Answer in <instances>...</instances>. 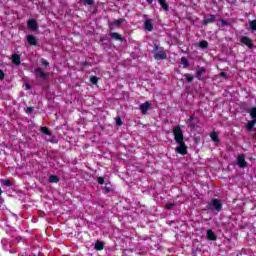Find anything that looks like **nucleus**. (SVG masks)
Wrapping results in <instances>:
<instances>
[{
  "instance_id": "4468645a",
  "label": "nucleus",
  "mask_w": 256,
  "mask_h": 256,
  "mask_svg": "<svg viewBox=\"0 0 256 256\" xmlns=\"http://www.w3.org/2000/svg\"><path fill=\"white\" fill-rule=\"evenodd\" d=\"M110 37L115 39V41H123V37L117 32L110 33Z\"/></svg>"
},
{
  "instance_id": "2eb2a0df",
  "label": "nucleus",
  "mask_w": 256,
  "mask_h": 256,
  "mask_svg": "<svg viewBox=\"0 0 256 256\" xmlns=\"http://www.w3.org/2000/svg\"><path fill=\"white\" fill-rule=\"evenodd\" d=\"M26 39L30 45H37V38H35V36L28 35Z\"/></svg>"
},
{
  "instance_id": "1a4fd4ad",
  "label": "nucleus",
  "mask_w": 256,
  "mask_h": 256,
  "mask_svg": "<svg viewBox=\"0 0 256 256\" xmlns=\"http://www.w3.org/2000/svg\"><path fill=\"white\" fill-rule=\"evenodd\" d=\"M144 29L146 31H153V20L152 19H146L144 21Z\"/></svg>"
},
{
  "instance_id": "bb28decb",
  "label": "nucleus",
  "mask_w": 256,
  "mask_h": 256,
  "mask_svg": "<svg viewBox=\"0 0 256 256\" xmlns=\"http://www.w3.org/2000/svg\"><path fill=\"white\" fill-rule=\"evenodd\" d=\"M41 131H42V133H44V135H51V132L49 131V128H47V127H42Z\"/></svg>"
},
{
  "instance_id": "c756f323",
  "label": "nucleus",
  "mask_w": 256,
  "mask_h": 256,
  "mask_svg": "<svg viewBox=\"0 0 256 256\" xmlns=\"http://www.w3.org/2000/svg\"><path fill=\"white\" fill-rule=\"evenodd\" d=\"M173 207H175V203H170L166 205V209L168 210L173 209Z\"/></svg>"
},
{
  "instance_id": "5701e85b",
  "label": "nucleus",
  "mask_w": 256,
  "mask_h": 256,
  "mask_svg": "<svg viewBox=\"0 0 256 256\" xmlns=\"http://www.w3.org/2000/svg\"><path fill=\"white\" fill-rule=\"evenodd\" d=\"M103 247H104L103 242H99V241L96 242V244H95L96 251H102Z\"/></svg>"
},
{
  "instance_id": "f03ea898",
  "label": "nucleus",
  "mask_w": 256,
  "mask_h": 256,
  "mask_svg": "<svg viewBox=\"0 0 256 256\" xmlns=\"http://www.w3.org/2000/svg\"><path fill=\"white\" fill-rule=\"evenodd\" d=\"M154 59H156V61H161L163 59H167V52H165V50H163V48H161L159 50V46L155 45L154 46Z\"/></svg>"
},
{
  "instance_id": "cd10ccee",
  "label": "nucleus",
  "mask_w": 256,
  "mask_h": 256,
  "mask_svg": "<svg viewBox=\"0 0 256 256\" xmlns=\"http://www.w3.org/2000/svg\"><path fill=\"white\" fill-rule=\"evenodd\" d=\"M184 77L186 78V81L188 83H191V81H193V79H194L193 76H190L189 74H185Z\"/></svg>"
},
{
  "instance_id": "7ed1b4c3",
  "label": "nucleus",
  "mask_w": 256,
  "mask_h": 256,
  "mask_svg": "<svg viewBox=\"0 0 256 256\" xmlns=\"http://www.w3.org/2000/svg\"><path fill=\"white\" fill-rule=\"evenodd\" d=\"M173 135L176 143H182L183 142V130H181L180 126H176L173 129Z\"/></svg>"
},
{
  "instance_id": "ddd939ff",
  "label": "nucleus",
  "mask_w": 256,
  "mask_h": 256,
  "mask_svg": "<svg viewBox=\"0 0 256 256\" xmlns=\"http://www.w3.org/2000/svg\"><path fill=\"white\" fill-rule=\"evenodd\" d=\"M209 23H215V15H210L208 18H205L203 25H209Z\"/></svg>"
},
{
  "instance_id": "aec40b11",
  "label": "nucleus",
  "mask_w": 256,
  "mask_h": 256,
  "mask_svg": "<svg viewBox=\"0 0 256 256\" xmlns=\"http://www.w3.org/2000/svg\"><path fill=\"white\" fill-rule=\"evenodd\" d=\"M198 47H201V49H207L209 47V43L206 40H202L199 44Z\"/></svg>"
},
{
  "instance_id": "a878e982",
  "label": "nucleus",
  "mask_w": 256,
  "mask_h": 256,
  "mask_svg": "<svg viewBox=\"0 0 256 256\" xmlns=\"http://www.w3.org/2000/svg\"><path fill=\"white\" fill-rule=\"evenodd\" d=\"M99 81V78H97L96 76H92L90 78V82L93 84V85H97V82Z\"/></svg>"
},
{
  "instance_id": "58836bf2",
  "label": "nucleus",
  "mask_w": 256,
  "mask_h": 256,
  "mask_svg": "<svg viewBox=\"0 0 256 256\" xmlns=\"http://www.w3.org/2000/svg\"><path fill=\"white\" fill-rule=\"evenodd\" d=\"M28 111H29V113H33V108L29 107Z\"/></svg>"
},
{
  "instance_id": "dca6fc26",
  "label": "nucleus",
  "mask_w": 256,
  "mask_h": 256,
  "mask_svg": "<svg viewBox=\"0 0 256 256\" xmlns=\"http://www.w3.org/2000/svg\"><path fill=\"white\" fill-rule=\"evenodd\" d=\"M207 239H209L210 241H215V239H217V237L215 236V232H213V230L207 231Z\"/></svg>"
},
{
  "instance_id": "9d476101",
  "label": "nucleus",
  "mask_w": 256,
  "mask_h": 256,
  "mask_svg": "<svg viewBox=\"0 0 256 256\" xmlns=\"http://www.w3.org/2000/svg\"><path fill=\"white\" fill-rule=\"evenodd\" d=\"M35 74L39 79H47V73H45L41 68H37L35 70Z\"/></svg>"
},
{
  "instance_id": "2f4dec72",
  "label": "nucleus",
  "mask_w": 256,
  "mask_h": 256,
  "mask_svg": "<svg viewBox=\"0 0 256 256\" xmlns=\"http://www.w3.org/2000/svg\"><path fill=\"white\" fill-rule=\"evenodd\" d=\"M98 183L99 185H103L105 183V180L103 179V177L98 178Z\"/></svg>"
},
{
  "instance_id": "c85d7f7f",
  "label": "nucleus",
  "mask_w": 256,
  "mask_h": 256,
  "mask_svg": "<svg viewBox=\"0 0 256 256\" xmlns=\"http://www.w3.org/2000/svg\"><path fill=\"white\" fill-rule=\"evenodd\" d=\"M2 183L5 185V187H11V181L9 180H3Z\"/></svg>"
},
{
  "instance_id": "412c9836",
  "label": "nucleus",
  "mask_w": 256,
  "mask_h": 256,
  "mask_svg": "<svg viewBox=\"0 0 256 256\" xmlns=\"http://www.w3.org/2000/svg\"><path fill=\"white\" fill-rule=\"evenodd\" d=\"M255 121H249L246 125V129L247 131H251L253 129V127H255Z\"/></svg>"
},
{
  "instance_id": "473e14b6",
  "label": "nucleus",
  "mask_w": 256,
  "mask_h": 256,
  "mask_svg": "<svg viewBox=\"0 0 256 256\" xmlns=\"http://www.w3.org/2000/svg\"><path fill=\"white\" fill-rule=\"evenodd\" d=\"M123 19H118V20H115L114 23L115 25H121V23H123Z\"/></svg>"
},
{
  "instance_id": "423d86ee",
  "label": "nucleus",
  "mask_w": 256,
  "mask_h": 256,
  "mask_svg": "<svg viewBox=\"0 0 256 256\" xmlns=\"http://www.w3.org/2000/svg\"><path fill=\"white\" fill-rule=\"evenodd\" d=\"M179 146L176 147V152L180 155H187V146H185V142L178 143Z\"/></svg>"
},
{
  "instance_id": "4c0bfd02",
  "label": "nucleus",
  "mask_w": 256,
  "mask_h": 256,
  "mask_svg": "<svg viewBox=\"0 0 256 256\" xmlns=\"http://www.w3.org/2000/svg\"><path fill=\"white\" fill-rule=\"evenodd\" d=\"M220 76H221V77H224V79H227V74H226L225 72H222V73L220 74Z\"/></svg>"
},
{
  "instance_id": "ea45409f",
  "label": "nucleus",
  "mask_w": 256,
  "mask_h": 256,
  "mask_svg": "<svg viewBox=\"0 0 256 256\" xmlns=\"http://www.w3.org/2000/svg\"><path fill=\"white\" fill-rule=\"evenodd\" d=\"M26 89H31V86H29V84L25 85Z\"/></svg>"
},
{
  "instance_id": "79ce46f5",
  "label": "nucleus",
  "mask_w": 256,
  "mask_h": 256,
  "mask_svg": "<svg viewBox=\"0 0 256 256\" xmlns=\"http://www.w3.org/2000/svg\"><path fill=\"white\" fill-rule=\"evenodd\" d=\"M1 193H3V191L0 189V195H1Z\"/></svg>"
},
{
  "instance_id": "f3484780",
  "label": "nucleus",
  "mask_w": 256,
  "mask_h": 256,
  "mask_svg": "<svg viewBox=\"0 0 256 256\" xmlns=\"http://www.w3.org/2000/svg\"><path fill=\"white\" fill-rule=\"evenodd\" d=\"M159 5L164 9V11H169V6L165 2V0H158Z\"/></svg>"
},
{
  "instance_id": "393cba45",
  "label": "nucleus",
  "mask_w": 256,
  "mask_h": 256,
  "mask_svg": "<svg viewBox=\"0 0 256 256\" xmlns=\"http://www.w3.org/2000/svg\"><path fill=\"white\" fill-rule=\"evenodd\" d=\"M251 31H256V20L250 22Z\"/></svg>"
},
{
  "instance_id": "72a5a7b5",
  "label": "nucleus",
  "mask_w": 256,
  "mask_h": 256,
  "mask_svg": "<svg viewBox=\"0 0 256 256\" xmlns=\"http://www.w3.org/2000/svg\"><path fill=\"white\" fill-rule=\"evenodd\" d=\"M116 125H118V126L123 125V122L121 121V118L116 119Z\"/></svg>"
},
{
  "instance_id": "39448f33",
  "label": "nucleus",
  "mask_w": 256,
  "mask_h": 256,
  "mask_svg": "<svg viewBox=\"0 0 256 256\" xmlns=\"http://www.w3.org/2000/svg\"><path fill=\"white\" fill-rule=\"evenodd\" d=\"M205 71L206 69L204 67H199L196 70V79H198V81H203V79H205Z\"/></svg>"
},
{
  "instance_id": "6e6552de",
  "label": "nucleus",
  "mask_w": 256,
  "mask_h": 256,
  "mask_svg": "<svg viewBox=\"0 0 256 256\" xmlns=\"http://www.w3.org/2000/svg\"><path fill=\"white\" fill-rule=\"evenodd\" d=\"M237 165H238V167H241L242 169H245V167H247V162L245 161V156H243V155L238 156Z\"/></svg>"
},
{
  "instance_id": "9b49d317",
  "label": "nucleus",
  "mask_w": 256,
  "mask_h": 256,
  "mask_svg": "<svg viewBox=\"0 0 256 256\" xmlns=\"http://www.w3.org/2000/svg\"><path fill=\"white\" fill-rule=\"evenodd\" d=\"M28 28H30L31 31H37V21H35V19L28 20Z\"/></svg>"
},
{
  "instance_id": "a19ab883",
  "label": "nucleus",
  "mask_w": 256,
  "mask_h": 256,
  "mask_svg": "<svg viewBox=\"0 0 256 256\" xmlns=\"http://www.w3.org/2000/svg\"><path fill=\"white\" fill-rule=\"evenodd\" d=\"M146 1H147V3H149V4L153 3V0H146Z\"/></svg>"
},
{
  "instance_id": "f257e3e1",
  "label": "nucleus",
  "mask_w": 256,
  "mask_h": 256,
  "mask_svg": "<svg viewBox=\"0 0 256 256\" xmlns=\"http://www.w3.org/2000/svg\"><path fill=\"white\" fill-rule=\"evenodd\" d=\"M206 208L209 211H216L219 213L223 209V204L221 203V200L214 198L207 206Z\"/></svg>"
},
{
  "instance_id": "6ab92c4d",
  "label": "nucleus",
  "mask_w": 256,
  "mask_h": 256,
  "mask_svg": "<svg viewBox=\"0 0 256 256\" xmlns=\"http://www.w3.org/2000/svg\"><path fill=\"white\" fill-rule=\"evenodd\" d=\"M210 137L212 141H214V143H219V135L217 134V132H212L210 134Z\"/></svg>"
},
{
  "instance_id": "0eeeda50",
  "label": "nucleus",
  "mask_w": 256,
  "mask_h": 256,
  "mask_svg": "<svg viewBox=\"0 0 256 256\" xmlns=\"http://www.w3.org/2000/svg\"><path fill=\"white\" fill-rule=\"evenodd\" d=\"M150 109H151V103L149 102H145L140 105V111L142 115H147V111H149Z\"/></svg>"
},
{
  "instance_id": "e433bc0d",
  "label": "nucleus",
  "mask_w": 256,
  "mask_h": 256,
  "mask_svg": "<svg viewBox=\"0 0 256 256\" xmlns=\"http://www.w3.org/2000/svg\"><path fill=\"white\" fill-rule=\"evenodd\" d=\"M42 64L45 65L46 67H49V62H47V60H43Z\"/></svg>"
},
{
  "instance_id": "4be33fe9",
  "label": "nucleus",
  "mask_w": 256,
  "mask_h": 256,
  "mask_svg": "<svg viewBox=\"0 0 256 256\" xmlns=\"http://www.w3.org/2000/svg\"><path fill=\"white\" fill-rule=\"evenodd\" d=\"M59 182V177H57L56 175H51L49 177V183H58Z\"/></svg>"
},
{
  "instance_id": "20e7f679",
  "label": "nucleus",
  "mask_w": 256,
  "mask_h": 256,
  "mask_svg": "<svg viewBox=\"0 0 256 256\" xmlns=\"http://www.w3.org/2000/svg\"><path fill=\"white\" fill-rule=\"evenodd\" d=\"M240 43H242V45H246V47H248V49H253V42L251 41V38H249L247 36H243L240 39Z\"/></svg>"
},
{
  "instance_id": "7c9ffc66",
  "label": "nucleus",
  "mask_w": 256,
  "mask_h": 256,
  "mask_svg": "<svg viewBox=\"0 0 256 256\" xmlns=\"http://www.w3.org/2000/svg\"><path fill=\"white\" fill-rule=\"evenodd\" d=\"M222 27H227V25H229V22L225 21V20H221L220 21Z\"/></svg>"
},
{
  "instance_id": "f704fd0d",
  "label": "nucleus",
  "mask_w": 256,
  "mask_h": 256,
  "mask_svg": "<svg viewBox=\"0 0 256 256\" xmlns=\"http://www.w3.org/2000/svg\"><path fill=\"white\" fill-rule=\"evenodd\" d=\"M85 5H93V0H84Z\"/></svg>"
},
{
  "instance_id": "c9c22d12",
  "label": "nucleus",
  "mask_w": 256,
  "mask_h": 256,
  "mask_svg": "<svg viewBox=\"0 0 256 256\" xmlns=\"http://www.w3.org/2000/svg\"><path fill=\"white\" fill-rule=\"evenodd\" d=\"M4 77H5V73L2 70H0V79H3Z\"/></svg>"
},
{
  "instance_id": "b1692460",
  "label": "nucleus",
  "mask_w": 256,
  "mask_h": 256,
  "mask_svg": "<svg viewBox=\"0 0 256 256\" xmlns=\"http://www.w3.org/2000/svg\"><path fill=\"white\" fill-rule=\"evenodd\" d=\"M252 119H254V122H256V108H252L250 111H249Z\"/></svg>"
},
{
  "instance_id": "a211bd4d",
  "label": "nucleus",
  "mask_w": 256,
  "mask_h": 256,
  "mask_svg": "<svg viewBox=\"0 0 256 256\" xmlns=\"http://www.w3.org/2000/svg\"><path fill=\"white\" fill-rule=\"evenodd\" d=\"M180 63L182 65L183 69H187V67H189V61L185 57L181 58V62Z\"/></svg>"
},
{
  "instance_id": "f8f14e48",
  "label": "nucleus",
  "mask_w": 256,
  "mask_h": 256,
  "mask_svg": "<svg viewBox=\"0 0 256 256\" xmlns=\"http://www.w3.org/2000/svg\"><path fill=\"white\" fill-rule=\"evenodd\" d=\"M12 63H14V65H21V56L19 54H13Z\"/></svg>"
}]
</instances>
